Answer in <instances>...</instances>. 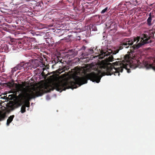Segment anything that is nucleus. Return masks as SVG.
I'll use <instances>...</instances> for the list:
<instances>
[{
    "label": "nucleus",
    "mask_w": 155,
    "mask_h": 155,
    "mask_svg": "<svg viewBox=\"0 0 155 155\" xmlns=\"http://www.w3.org/2000/svg\"><path fill=\"white\" fill-rule=\"evenodd\" d=\"M133 53H131L129 54L125 55L124 57L123 60L120 61H116L113 63L115 66H111L110 62L114 61L113 56L110 55V52L106 51L105 52L101 50L100 54H99V58H104L107 57L105 59L102 61L99 64V69H97L98 73H95L92 72L87 74L85 77H80L77 75L74 76L73 77L74 81H61L56 82V90L61 92L63 91H65L66 89L71 88L73 89L79 86L86 84L87 80H90L93 82H96L99 83L101 80V76L100 74L104 73L106 75H111L114 74L115 76H119L120 72H122L123 68L127 70V66L130 67L132 66L136 68L140 65L137 60H130V56H135ZM138 57H136V59L138 60ZM132 59H134L133 58Z\"/></svg>",
    "instance_id": "1"
},
{
    "label": "nucleus",
    "mask_w": 155,
    "mask_h": 155,
    "mask_svg": "<svg viewBox=\"0 0 155 155\" xmlns=\"http://www.w3.org/2000/svg\"><path fill=\"white\" fill-rule=\"evenodd\" d=\"M150 36L147 35L146 34H143L142 35V37L141 38V40L139 42H138L140 40V37H137V38H134L133 39L130 38H126L124 39L123 41V45H124V46L126 48H127L129 47L130 45H132L133 44V42L137 41L136 43L137 44L134 45L133 46H130V52H127V54H129L131 53H133L134 54V56H131L130 58L129 59L130 60H133L132 58H134V60H135L136 59V57L137 56L138 57V64H141V62L140 60V57L139 54H137L135 51V50L138 49L140 48L142 45L147 43L151 42V40H150ZM135 60H136L135 59Z\"/></svg>",
    "instance_id": "2"
},
{
    "label": "nucleus",
    "mask_w": 155,
    "mask_h": 155,
    "mask_svg": "<svg viewBox=\"0 0 155 155\" xmlns=\"http://www.w3.org/2000/svg\"><path fill=\"white\" fill-rule=\"evenodd\" d=\"M32 90H30L29 92L30 93H25V95H23L21 94H20L19 95L22 96L26 99L27 101L25 102L23 105L25 106V107H29L30 102L29 101L32 98H34L36 97L42 96L43 94V90L40 89H38L34 88H32Z\"/></svg>",
    "instance_id": "3"
},
{
    "label": "nucleus",
    "mask_w": 155,
    "mask_h": 155,
    "mask_svg": "<svg viewBox=\"0 0 155 155\" xmlns=\"http://www.w3.org/2000/svg\"><path fill=\"white\" fill-rule=\"evenodd\" d=\"M153 64H151L148 61L144 60L143 61V63L144 67L147 69L152 68L155 71V61Z\"/></svg>",
    "instance_id": "4"
},
{
    "label": "nucleus",
    "mask_w": 155,
    "mask_h": 155,
    "mask_svg": "<svg viewBox=\"0 0 155 155\" xmlns=\"http://www.w3.org/2000/svg\"><path fill=\"white\" fill-rule=\"evenodd\" d=\"M22 43L24 44V46L25 47H27L26 45H28V49H37L38 48H37V47L34 45H32V43L30 41H28L27 39L24 40L22 41Z\"/></svg>",
    "instance_id": "5"
},
{
    "label": "nucleus",
    "mask_w": 155,
    "mask_h": 155,
    "mask_svg": "<svg viewBox=\"0 0 155 155\" xmlns=\"http://www.w3.org/2000/svg\"><path fill=\"white\" fill-rule=\"evenodd\" d=\"M26 67L25 64L24 62H21L18 64L15 67H14L12 70L16 71L18 70H20L22 68H25Z\"/></svg>",
    "instance_id": "6"
},
{
    "label": "nucleus",
    "mask_w": 155,
    "mask_h": 155,
    "mask_svg": "<svg viewBox=\"0 0 155 155\" xmlns=\"http://www.w3.org/2000/svg\"><path fill=\"white\" fill-rule=\"evenodd\" d=\"M124 46V45H123V42L122 41V44L118 47L117 49L115 51H111L110 52H112L113 54H115L118 53L120 50H122L125 47Z\"/></svg>",
    "instance_id": "7"
},
{
    "label": "nucleus",
    "mask_w": 155,
    "mask_h": 155,
    "mask_svg": "<svg viewBox=\"0 0 155 155\" xmlns=\"http://www.w3.org/2000/svg\"><path fill=\"white\" fill-rule=\"evenodd\" d=\"M25 86V85L24 84H16V86H15V88H16V92H18L21 91V89H22V88L23 87H24Z\"/></svg>",
    "instance_id": "8"
},
{
    "label": "nucleus",
    "mask_w": 155,
    "mask_h": 155,
    "mask_svg": "<svg viewBox=\"0 0 155 155\" xmlns=\"http://www.w3.org/2000/svg\"><path fill=\"white\" fill-rule=\"evenodd\" d=\"M151 12L149 14V17L148 18L147 20V25H151V21H152V18H154V16L153 15H151Z\"/></svg>",
    "instance_id": "9"
},
{
    "label": "nucleus",
    "mask_w": 155,
    "mask_h": 155,
    "mask_svg": "<svg viewBox=\"0 0 155 155\" xmlns=\"http://www.w3.org/2000/svg\"><path fill=\"white\" fill-rule=\"evenodd\" d=\"M15 116L14 115H12L8 117V119L7 120L6 125L8 126L10 124L12 121L13 118Z\"/></svg>",
    "instance_id": "10"
},
{
    "label": "nucleus",
    "mask_w": 155,
    "mask_h": 155,
    "mask_svg": "<svg viewBox=\"0 0 155 155\" xmlns=\"http://www.w3.org/2000/svg\"><path fill=\"white\" fill-rule=\"evenodd\" d=\"M6 117L5 113H2L0 112V121L4 120Z\"/></svg>",
    "instance_id": "11"
},
{
    "label": "nucleus",
    "mask_w": 155,
    "mask_h": 155,
    "mask_svg": "<svg viewBox=\"0 0 155 155\" xmlns=\"http://www.w3.org/2000/svg\"><path fill=\"white\" fill-rule=\"evenodd\" d=\"M33 63H35V65H34L35 68L39 66V63H40V61H38V60H35L34 61L32 62Z\"/></svg>",
    "instance_id": "12"
},
{
    "label": "nucleus",
    "mask_w": 155,
    "mask_h": 155,
    "mask_svg": "<svg viewBox=\"0 0 155 155\" xmlns=\"http://www.w3.org/2000/svg\"><path fill=\"white\" fill-rule=\"evenodd\" d=\"M21 113H24L26 112V107L25 106L22 105L21 108Z\"/></svg>",
    "instance_id": "13"
},
{
    "label": "nucleus",
    "mask_w": 155,
    "mask_h": 155,
    "mask_svg": "<svg viewBox=\"0 0 155 155\" xmlns=\"http://www.w3.org/2000/svg\"><path fill=\"white\" fill-rule=\"evenodd\" d=\"M109 9L110 8H109L108 7H107L101 11V14H103L107 12L109 10Z\"/></svg>",
    "instance_id": "14"
},
{
    "label": "nucleus",
    "mask_w": 155,
    "mask_h": 155,
    "mask_svg": "<svg viewBox=\"0 0 155 155\" xmlns=\"http://www.w3.org/2000/svg\"><path fill=\"white\" fill-rule=\"evenodd\" d=\"M87 53H88V54H91L94 53V51L93 49H89L88 50V51Z\"/></svg>",
    "instance_id": "15"
},
{
    "label": "nucleus",
    "mask_w": 155,
    "mask_h": 155,
    "mask_svg": "<svg viewBox=\"0 0 155 155\" xmlns=\"http://www.w3.org/2000/svg\"><path fill=\"white\" fill-rule=\"evenodd\" d=\"M125 5V4L124 3H121L119 5V6H120V5Z\"/></svg>",
    "instance_id": "16"
},
{
    "label": "nucleus",
    "mask_w": 155,
    "mask_h": 155,
    "mask_svg": "<svg viewBox=\"0 0 155 155\" xmlns=\"http://www.w3.org/2000/svg\"><path fill=\"white\" fill-rule=\"evenodd\" d=\"M41 74H42V76H44V72H42Z\"/></svg>",
    "instance_id": "17"
},
{
    "label": "nucleus",
    "mask_w": 155,
    "mask_h": 155,
    "mask_svg": "<svg viewBox=\"0 0 155 155\" xmlns=\"http://www.w3.org/2000/svg\"><path fill=\"white\" fill-rule=\"evenodd\" d=\"M18 43H21V42H18Z\"/></svg>",
    "instance_id": "18"
},
{
    "label": "nucleus",
    "mask_w": 155,
    "mask_h": 155,
    "mask_svg": "<svg viewBox=\"0 0 155 155\" xmlns=\"http://www.w3.org/2000/svg\"><path fill=\"white\" fill-rule=\"evenodd\" d=\"M66 39V38H64V39Z\"/></svg>",
    "instance_id": "19"
}]
</instances>
